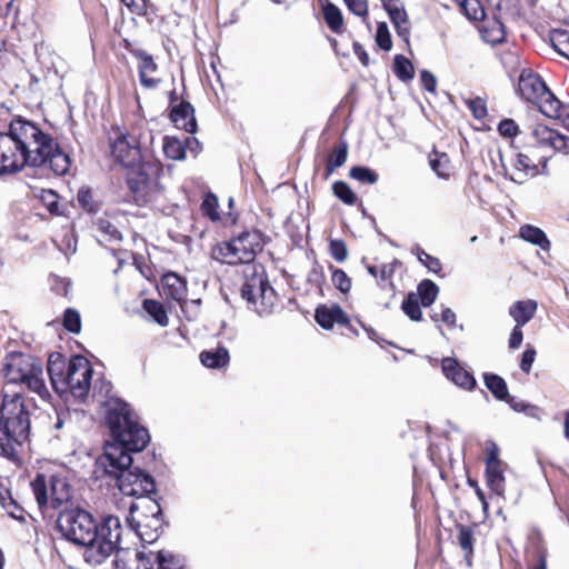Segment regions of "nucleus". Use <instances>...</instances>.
<instances>
[{
  "mask_svg": "<svg viewBox=\"0 0 569 569\" xmlns=\"http://www.w3.org/2000/svg\"><path fill=\"white\" fill-rule=\"evenodd\" d=\"M184 140H180L177 137L164 136L162 150L168 159L180 161L186 158Z\"/></svg>",
  "mask_w": 569,
  "mask_h": 569,
  "instance_id": "obj_31",
  "label": "nucleus"
},
{
  "mask_svg": "<svg viewBox=\"0 0 569 569\" xmlns=\"http://www.w3.org/2000/svg\"><path fill=\"white\" fill-rule=\"evenodd\" d=\"M92 373H93V369L91 367V365L89 363V375H88V378H87V375L84 373V370L81 369V370H77L74 372V380H79V387H82L83 388V393L82 395H73L74 397H79V398H83V397H87L88 393H89V390H90V382H91V379H92Z\"/></svg>",
  "mask_w": 569,
  "mask_h": 569,
  "instance_id": "obj_60",
  "label": "nucleus"
},
{
  "mask_svg": "<svg viewBox=\"0 0 569 569\" xmlns=\"http://www.w3.org/2000/svg\"><path fill=\"white\" fill-rule=\"evenodd\" d=\"M129 52L140 60L138 71L141 86L148 89L156 88L159 84L160 79L149 78L147 76V72H156L158 69L153 57L142 49H129Z\"/></svg>",
  "mask_w": 569,
  "mask_h": 569,
  "instance_id": "obj_19",
  "label": "nucleus"
},
{
  "mask_svg": "<svg viewBox=\"0 0 569 569\" xmlns=\"http://www.w3.org/2000/svg\"><path fill=\"white\" fill-rule=\"evenodd\" d=\"M121 2L137 16H147L149 9L154 11V6L150 0H121Z\"/></svg>",
  "mask_w": 569,
  "mask_h": 569,
  "instance_id": "obj_52",
  "label": "nucleus"
},
{
  "mask_svg": "<svg viewBox=\"0 0 569 569\" xmlns=\"http://www.w3.org/2000/svg\"><path fill=\"white\" fill-rule=\"evenodd\" d=\"M486 451V467L505 465L503 461L499 458V447L496 442L489 441Z\"/></svg>",
  "mask_w": 569,
  "mask_h": 569,
  "instance_id": "obj_62",
  "label": "nucleus"
},
{
  "mask_svg": "<svg viewBox=\"0 0 569 569\" xmlns=\"http://www.w3.org/2000/svg\"><path fill=\"white\" fill-rule=\"evenodd\" d=\"M23 151L9 132H0V177L23 169Z\"/></svg>",
  "mask_w": 569,
  "mask_h": 569,
  "instance_id": "obj_11",
  "label": "nucleus"
},
{
  "mask_svg": "<svg viewBox=\"0 0 569 569\" xmlns=\"http://www.w3.org/2000/svg\"><path fill=\"white\" fill-rule=\"evenodd\" d=\"M349 177L365 184H375L379 180V174L370 167L357 164L350 168Z\"/></svg>",
  "mask_w": 569,
  "mask_h": 569,
  "instance_id": "obj_36",
  "label": "nucleus"
},
{
  "mask_svg": "<svg viewBox=\"0 0 569 569\" xmlns=\"http://www.w3.org/2000/svg\"><path fill=\"white\" fill-rule=\"evenodd\" d=\"M332 192L340 201L348 206L356 204L358 200V197L355 193V191L346 181L342 180H337L333 182Z\"/></svg>",
  "mask_w": 569,
  "mask_h": 569,
  "instance_id": "obj_39",
  "label": "nucleus"
},
{
  "mask_svg": "<svg viewBox=\"0 0 569 569\" xmlns=\"http://www.w3.org/2000/svg\"><path fill=\"white\" fill-rule=\"evenodd\" d=\"M31 431L30 412L20 393H3L0 408V453L14 459L17 447L29 440Z\"/></svg>",
  "mask_w": 569,
  "mask_h": 569,
  "instance_id": "obj_4",
  "label": "nucleus"
},
{
  "mask_svg": "<svg viewBox=\"0 0 569 569\" xmlns=\"http://www.w3.org/2000/svg\"><path fill=\"white\" fill-rule=\"evenodd\" d=\"M343 2L350 12L362 18L363 22L367 23V27L370 28V24L367 22L369 12L367 0H343Z\"/></svg>",
  "mask_w": 569,
  "mask_h": 569,
  "instance_id": "obj_51",
  "label": "nucleus"
},
{
  "mask_svg": "<svg viewBox=\"0 0 569 569\" xmlns=\"http://www.w3.org/2000/svg\"><path fill=\"white\" fill-rule=\"evenodd\" d=\"M202 366L209 369H221L230 361V355L226 347L219 346L214 349L203 350L199 355Z\"/></svg>",
  "mask_w": 569,
  "mask_h": 569,
  "instance_id": "obj_23",
  "label": "nucleus"
},
{
  "mask_svg": "<svg viewBox=\"0 0 569 569\" xmlns=\"http://www.w3.org/2000/svg\"><path fill=\"white\" fill-rule=\"evenodd\" d=\"M77 201L79 206L89 213H96L100 209L99 203L93 200L92 191L89 187H82L78 190Z\"/></svg>",
  "mask_w": 569,
  "mask_h": 569,
  "instance_id": "obj_45",
  "label": "nucleus"
},
{
  "mask_svg": "<svg viewBox=\"0 0 569 569\" xmlns=\"http://www.w3.org/2000/svg\"><path fill=\"white\" fill-rule=\"evenodd\" d=\"M348 158V143L346 140H341L330 152L327 161L336 168L342 167Z\"/></svg>",
  "mask_w": 569,
  "mask_h": 569,
  "instance_id": "obj_49",
  "label": "nucleus"
},
{
  "mask_svg": "<svg viewBox=\"0 0 569 569\" xmlns=\"http://www.w3.org/2000/svg\"><path fill=\"white\" fill-rule=\"evenodd\" d=\"M84 370L89 375V360L83 356H72L69 362L60 352H52L49 355L47 362V372L50 383L56 392L63 393L70 391L72 395H82L83 388L79 387V380H74V372L77 370Z\"/></svg>",
  "mask_w": 569,
  "mask_h": 569,
  "instance_id": "obj_5",
  "label": "nucleus"
},
{
  "mask_svg": "<svg viewBox=\"0 0 569 569\" xmlns=\"http://www.w3.org/2000/svg\"><path fill=\"white\" fill-rule=\"evenodd\" d=\"M441 369L445 377L457 387L472 391L477 388V380L471 371L466 370L458 359L445 357L441 360Z\"/></svg>",
  "mask_w": 569,
  "mask_h": 569,
  "instance_id": "obj_12",
  "label": "nucleus"
},
{
  "mask_svg": "<svg viewBox=\"0 0 569 569\" xmlns=\"http://www.w3.org/2000/svg\"><path fill=\"white\" fill-rule=\"evenodd\" d=\"M536 356H537V351H536L535 347L528 345L527 348L525 349V351L522 352L521 359H520V369L525 373L528 375L531 371L532 363L535 362Z\"/></svg>",
  "mask_w": 569,
  "mask_h": 569,
  "instance_id": "obj_61",
  "label": "nucleus"
},
{
  "mask_svg": "<svg viewBox=\"0 0 569 569\" xmlns=\"http://www.w3.org/2000/svg\"><path fill=\"white\" fill-rule=\"evenodd\" d=\"M375 41L383 51H390L392 49V38L387 22L381 21L377 23Z\"/></svg>",
  "mask_w": 569,
  "mask_h": 569,
  "instance_id": "obj_47",
  "label": "nucleus"
},
{
  "mask_svg": "<svg viewBox=\"0 0 569 569\" xmlns=\"http://www.w3.org/2000/svg\"><path fill=\"white\" fill-rule=\"evenodd\" d=\"M20 383L26 385L30 390L42 395L43 391H47L44 381L42 379V372H32L29 373L26 379H23Z\"/></svg>",
  "mask_w": 569,
  "mask_h": 569,
  "instance_id": "obj_56",
  "label": "nucleus"
},
{
  "mask_svg": "<svg viewBox=\"0 0 569 569\" xmlns=\"http://www.w3.org/2000/svg\"><path fill=\"white\" fill-rule=\"evenodd\" d=\"M458 543L463 551L473 553L475 551V532L473 529L466 525H457Z\"/></svg>",
  "mask_w": 569,
  "mask_h": 569,
  "instance_id": "obj_42",
  "label": "nucleus"
},
{
  "mask_svg": "<svg viewBox=\"0 0 569 569\" xmlns=\"http://www.w3.org/2000/svg\"><path fill=\"white\" fill-rule=\"evenodd\" d=\"M213 256L217 260H220L228 264H238L239 262H236V260L240 258V249L238 247L236 237H233L229 241L219 243L213 249Z\"/></svg>",
  "mask_w": 569,
  "mask_h": 569,
  "instance_id": "obj_27",
  "label": "nucleus"
},
{
  "mask_svg": "<svg viewBox=\"0 0 569 569\" xmlns=\"http://www.w3.org/2000/svg\"><path fill=\"white\" fill-rule=\"evenodd\" d=\"M40 199L51 214H62L59 210V194L56 191L42 190Z\"/></svg>",
  "mask_w": 569,
  "mask_h": 569,
  "instance_id": "obj_50",
  "label": "nucleus"
},
{
  "mask_svg": "<svg viewBox=\"0 0 569 569\" xmlns=\"http://www.w3.org/2000/svg\"><path fill=\"white\" fill-rule=\"evenodd\" d=\"M420 82H421V86L422 88L430 92V93H436V89H437V78L435 77V74L427 70V69H423L420 71Z\"/></svg>",
  "mask_w": 569,
  "mask_h": 569,
  "instance_id": "obj_63",
  "label": "nucleus"
},
{
  "mask_svg": "<svg viewBox=\"0 0 569 569\" xmlns=\"http://www.w3.org/2000/svg\"><path fill=\"white\" fill-rule=\"evenodd\" d=\"M42 372L41 361L22 352H9L3 363V373L8 382L20 383L29 373Z\"/></svg>",
  "mask_w": 569,
  "mask_h": 569,
  "instance_id": "obj_10",
  "label": "nucleus"
},
{
  "mask_svg": "<svg viewBox=\"0 0 569 569\" xmlns=\"http://www.w3.org/2000/svg\"><path fill=\"white\" fill-rule=\"evenodd\" d=\"M114 160L127 169L126 182L138 206L147 201V192L152 178L162 173L160 161L143 151L134 136L121 134L110 146Z\"/></svg>",
  "mask_w": 569,
  "mask_h": 569,
  "instance_id": "obj_3",
  "label": "nucleus"
},
{
  "mask_svg": "<svg viewBox=\"0 0 569 569\" xmlns=\"http://www.w3.org/2000/svg\"><path fill=\"white\" fill-rule=\"evenodd\" d=\"M467 106L477 120H482L487 116L486 101L480 97L467 100Z\"/></svg>",
  "mask_w": 569,
  "mask_h": 569,
  "instance_id": "obj_59",
  "label": "nucleus"
},
{
  "mask_svg": "<svg viewBox=\"0 0 569 569\" xmlns=\"http://www.w3.org/2000/svg\"><path fill=\"white\" fill-rule=\"evenodd\" d=\"M329 252L338 262H343L348 258L347 244L342 239H331L329 241Z\"/></svg>",
  "mask_w": 569,
  "mask_h": 569,
  "instance_id": "obj_53",
  "label": "nucleus"
},
{
  "mask_svg": "<svg viewBox=\"0 0 569 569\" xmlns=\"http://www.w3.org/2000/svg\"><path fill=\"white\" fill-rule=\"evenodd\" d=\"M517 91L519 96L536 104L541 113L552 118L561 110L562 102L550 91L543 79L531 70H522Z\"/></svg>",
  "mask_w": 569,
  "mask_h": 569,
  "instance_id": "obj_7",
  "label": "nucleus"
},
{
  "mask_svg": "<svg viewBox=\"0 0 569 569\" xmlns=\"http://www.w3.org/2000/svg\"><path fill=\"white\" fill-rule=\"evenodd\" d=\"M315 320L325 330L332 329L335 323L348 326L350 322L349 316L338 303H333L330 307L319 305L315 310Z\"/></svg>",
  "mask_w": 569,
  "mask_h": 569,
  "instance_id": "obj_16",
  "label": "nucleus"
},
{
  "mask_svg": "<svg viewBox=\"0 0 569 569\" xmlns=\"http://www.w3.org/2000/svg\"><path fill=\"white\" fill-rule=\"evenodd\" d=\"M485 477L486 485L490 491L498 497H503L506 482L503 465L486 467Z\"/></svg>",
  "mask_w": 569,
  "mask_h": 569,
  "instance_id": "obj_25",
  "label": "nucleus"
},
{
  "mask_svg": "<svg viewBox=\"0 0 569 569\" xmlns=\"http://www.w3.org/2000/svg\"><path fill=\"white\" fill-rule=\"evenodd\" d=\"M519 236L525 241L538 246L542 250H549L550 241L546 234V232L536 226L532 224H523L519 229Z\"/></svg>",
  "mask_w": 569,
  "mask_h": 569,
  "instance_id": "obj_26",
  "label": "nucleus"
},
{
  "mask_svg": "<svg viewBox=\"0 0 569 569\" xmlns=\"http://www.w3.org/2000/svg\"><path fill=\"white\" fill-rule=\"evenodd\" d=\"M537 308L538 305L535 300H519L510 306L509 315L512 317L516 325L525 326L535 317Z\"/></svg>",
  "mask_w": 569,
  "mask_h": 569,
  "instance_id": "obj_22",
  "label": "nucleus"
},
{
  "mask_svg": "<svg viewBox=\"0 0 569 569\" xmlns=\"http://www.w3.org/2000/svg\"><path fill=\"white\" fill-rule=\"evenodd\" d=\"M438 293V284L430 279H423L417 286L416 295L422 307H430L436 301Z\"/></svg>",
  "mask_w": 569,
  "mask_h": 569,
  "instance_id": "obj_30",
  "label": "nucleus"
},
{
  "mask_svg": "<svg viewBox=\"0 0 569 569\" xmlns=\"http://www.w3.org/2000/svg\"><path fill=\"white\" fill-rule=\"evenodd\" d=\"M550 41L553 49L562 57L569 59L568 52L562 47L569 46V31L555 29L550 32Z\"/></svg>",
  "mask_w": 569,
  "mask_h": 569,
  "instance_id": "obj_46",
  "label": "nucleus"
},
{
  "mask_svg": "<svg viewBox=\"0 0 569 569\" xmlns=\"http://www.w3.org/2000/svg\"><path fill=\"white\" fill-rule=\"evenodd\" d=\"M386 12L393 27H398L409 22L408 13L403 4L401 3L396 7L387 8Z\"/></svg>",
  "mask_w": 569,
  "mask_h": 569,
  "instance_id": "obj_54",
  "label": "nucleus"
},
{
  "mask_svg": "<svg viewBox=\"0 0 569 569\" xmlns=\"http://www.w3.org/2000/svg\"><path fill=\"white\" fill-rule=\"evenodd\" d=\"M498 132L501 137L512 139L519 132V127L511 118H505L498 123Z\"/></svg>",
  "mask_w": 569,
  "mask_h": 569,
  "instance_id": "obj_57",
  "label": "nucleus"
},
{
  "mask_svg": "<svg viewBox=\"0 0 569 569\" xmlns=\"http://www.w3.org/2000/svg\"><path fill=\"white\" fill-rule=\"evenodd\" d=\"M392 72L402 82L408 83L415 78V67L403 54L393 57Z\"/></svg>",
  "mask_w": 569,
  "mask_h": 569,
  "instance_id": "obj_29",
  "label": "nucleus"
},
{
  "mask_svg": "<svg viewBox=\"0 0 569 569\" xmlns=\"http://www.w3.org/2000/svg\"><path fill=\"white\" fill-rule=\"evenodd\" d=\"M323 20L333 33H341L343 29V16L338 6L327 0L322 6Z\"/></svg>",
  "mask_w": 569,
  "mask_h": 569,
  "instance_id": "obj_28",
  "label": "nucleus"
},
{
  "mask_svg": "<svg viewBox=\"0 0 569 569\" xmlns=\"http://www.w3.org/2000/svg\"><path fill=\"white\" fill-rule=\"evenodd\" d=\"M509 407L516 411L521 412L525 416L536 419L540 421L542 419V409L533 403L527 402L525 400L518 399L517 397H513L511 399Z\"/></svg>",
  "mask_w": 569,
  "mask_h": 569,
  "instance_id": "obj_37",
  "label": "nucleus"
},
{
  "mask_svg": "<svg viewBox=\"0 0 569 569\" xmlns=\"http://www.w3.org/2000/svg\"><path fill=\"white\" fill-rule=\"evenodd\" d=\"M264 234L260 230H246L236 236L240 249V258L236 262L250 263L256 259L258 252L263 249Z\"/></svg>",
  "mask_w": 569,
  "mask_h": 569,
  "instance_id": "obj_14",
  "label": "nucleus"
},
{
  "mask_svg": "<svg viewBox=\"0 0 569 569\" xmlns=\"http://www.w3.org/2000/svg\"><path fill=\"white\" fill-rule=\"evenodd\" d=\"M513 166V173L508 174L507 167L505 163H501V167L505 171V177L509 180H511L515 183L521 184L523 183L529 177L533 178L539 174V168L538 164H535L532 160L529 158V156L525 153H517L515 156V160L512 162Z\"/></svg>",
  "mask_w": 569,
  "mask_h": 569,
  "instance_id": "obj_17",
  "label": "nucleus"
},
{
  "mask_svg": "<svg viewBox=\"0 0 569 569\" xmlns=\"http://www.w3.org/2000/svg\"><path fill=\"white\" fill-rule=\"evenodd\" d=\"M218 207L219 203L216 194L211 192L207 193L201 203V211L203 216L208 217L211 221H218L220 219Z\"/></svg>",
  "mask_w": 569,
  "mask_h": 569,
  "instance_id": "obj_48",
  "label": "nucleus"
},
{
  "mask_svg": "<svg viewBox=\"0 0 569 569\" xmlns=\"http://www.w3.org/2000/svg\"><path fill=\"white\" fill-rule=\"evenodd\" d=\"M469 4L467 0L461 4L467 18L475 21L482 20L485 18V10L479 6L478 1H475L472 9H469Z\"/></svg>",
  "mask_w": 569,
  "mask_h": 569,
  "instance_id": "obj_64",
  "label": "nucleus"
},
{
  "mask_svg": "<svg viewBox=\"0 0 569 569\" xmlns=\"http://www.w3.org/2000/svg\"><path fill=\"white\" fill-rule=\"evenodd\" d=\"M31 489L38 503L39 510L43 518L47 517V512L50 509V499L48 495L47 478L43 473H37L31 481Z\"/></svg>",
  "mask_w": 569,
  "mask_h": 569,
  "instance_id": "obj_24",
  "label": "nucleus"
},
{
  "mask_svg": "<svg viewBox=\"0 0 569 569\" xmlns=\"http://www.w3.org/2000/svg\"><path fill=\"white\" fill-rule=\"evenodd\" d=\"M8 132L17 140L22 150H27L30 141H37L39 138H46V133L34 122L18 116L9 123Z\"/></svg>",
  "mask_w": 569,
  "mask_h": 569,
  "instance_id": "obj_13",
  "label": "nucleus"
},
{
  "mask_svg": "<svg viewBox=\"0 0 569 569\" xmlns=\"http://www.w3.org/2000/svg\"><path fill=\"white\" fill-rule=\"evenodd\" d=\"M169 120L174 124L178 129H183L188 133H196L198 131V123L194 116L193 106L187 101L182 100L179 103L172 106L169 111Z\"/></svg>",
  "mask_w": 569,
  "mask_h": 569,
  "instance_id": "obj_15",
  "label": "nucleus"
},
{
  "mask_svg": "<svg viewBox=\"0 0 569 569\" xmlns=\"http://www.w3.org/2000/svg\"><path fill=\"white\" fill-rule=\"evenodd\" d=\"M0 503L1 506L7 510L8 515L20 521L26 522V511L24 509L19 505V502L11 496V492L9 490L6 491L4 495L0 492Z\"/></svg>",
  "mask_w": 569,
  "mask_h": 569,
  "instance_id": "obj_34",
  "label": "nucleus"
},
{
  "mask_svg": "<svg viewBox=\"0 0 569 569\" xmlns=\"http://www.w3.org/2000/svg\"><path fill=\"white\" fill-rule=\"evenodd\" d=\"M62 326L70 333H80L82 328L80 312L74 308H67L63 312Z\"/></svg>",
  "mask_w": 569,
  "mask_h": 569,
  "instance_id": "obj_41",
  "label": "nucleus"
},
{
  "mask_svg": "<svg viewBox=\"0 0 569 569\" xmlns=\"http://www.w3.org/2000/svg\"><path fill=\"white\" fill-rule=\"evenodd\" d=\"M401 310L411 321L422 319L421 303L415 292H409L401 303Z\"/></svg>",
  "mask_w": 569,
  "mask_h": 569,
  "instance_id": "obj_35",
  "label": "nucleus"
},
{
  "mask_svg": "<svg viewBox=\"0 0 569 569\" xmlns=\"http://www.w3.org/2000/svg\"><path fill=\"white\" fill-rule=\"evenodd\" d=\"M307 281L318 289H321L326 281L323 267L317 260L313 262L312 268L308 272Z\"/></svg>",
  "mask_w": 569,
  "mask_h": 569,
  "instance_id": "obj_55",
  "label": "nucleus"
},
{
  "mask_svg": "<svg viewBox=\"0 0 569 569\" xmlns=\"http://www.w3.org/2000/svg\"><path fill=\"white\" fill-rule=\"evenodd\" d=\"M106 425L112 441L106 442L103 453L96 459L92 478L114 480L124 496L149 498L157 495L153 476L134 466L132 453L141 452L150 442L148 429L139 423L130 403L118 397L106 402Z\"/></svg>",
  "mask_w": 569,
  "mask_h": 569,
  "instance_id": "obj_1",
  "label": "nucleus"
},
{
  "mask_svg": "<svg viewBox=\"0 0 569 569\" xmlns=\"http://www.w3.org/2000/svg\"><path fill=\"white\" fill-rule=\"evenodd\" d=\"M412 252L416 254L418 261L423 264L429 272L440 274L442 270V263L437 257L429 254L420 246H416Z\"/></svg>",
  "mask_w": 569,
  "mask_h": 569,
  "instance_id": "obj_38",
  "label": "nucleus"
},
{
  "mask_svg": "<svg viewBox=\"0 0 569 569\" xmlns=\"http://www.w3.org/2000/svg\"><path fill=\"white\" fill-rule=\"evenodd\" d=\"M482 378L486 388L496 400L510 403L515 396L509 393L507 382L501 376L493 372H483Z\"/></svg>",
  "mask_w": 569,
  "mask_h": 569,
  "instance_id": "obj_20",
  "label": "nucleus"
},
{
  "mask_svg": "<svg viewBox=\"0 0 569 569\" xmlns=\"http://www.w3.org/2000/svg\"><path fill=\"white\" fill-rule=\"evenodd\" d=\"M50 287L56 295L61 297H68L71 288V281L66 278L52 276L50 279Z\"/></svg>",
  "mask_w": 569,
  "mask_h": 569,
  "instance_id": "obj_58",
  "label": "nucleus"
},
{
  "mask_svg": "<svg viewBox=\"0 0 569 569\" xmlns=\"http://www.w3.org/2000/svg\"><path fill=\"white\" fill-rule=\"evenodd\" d=\"M163 295L167 299L182 302L187 298V281L177 272L168 271L161 277Z\"/></svg>",
  "mask_w": 569,
  "mask_h": 569,
  "instance_id": "obj_18",
  "label": "nucleus"
},
{
  "mask_svg": "<svg viewBox=\"0 0 569 569\" xmlns=\"http://www.w3.org/2000/svg\"><path fill=\"white\" fill-rule=\"evenodd\" d=\"M240 296L247 301L248 308L253 309L260 317L271 312L274 290L264 272L258 273L253 270L251 276L247 274L240 288Z\"/></svg>",
  "mask_w": 569,
  "mask_h": 569,
  "instance_id": "obj_8",
  "label": "nucleus"
},
{
  "mask_svg": "<svg viewBox=\"0 0 569 569\" xmlns=\"http://www.w3.org/2000/svg\"><path fill=\"white\" fill-rule=\"evenodd\" d=\"M559 131L546 124H537L532 131L533 137L540 146H548L556 150Z\"/></svg>",
  "mask_w": 569,
  "mask_h": 569,
  "instance_id": "obj_33",
  "label": "nucleus"
},
{
  "mask_svg": "<svg viewBox=\"0 0 569 569\" xmlns=\"http://www.w3.org/2000/svg\"><path fill=\"white\" fill-rule=\"evenodd\" d=\"M330 270L332 271L331 281L333 287L343 296H347L352 286L351 278L340 268H335L330 264Z\"/></svg>",
  "mask_w": 569,
  "mask_h": 569,
  "instance_id": "obj_40",
  "label": "nucleus"
},
{
  "mask_svg": "<svg viewBox=\"0 0 569 569\" xmlns=\"http://www.w3.org/2000/svg\"><path fill=\"white\" fill-rule=\"evenodd\" d=\"M158 569H182L181 559L172 552L159 550L156 555Z\"/></svg>",
  "mask_w": 569,
  "mask_h": 569,
  "instance_id": "obj_43",
  "label": "nucleus"
},
{
  "mask_svg": "<svg viewBox=\"0 0 569 569\" xmlns=\"http://www.w3.org/2000/svg\"><path fill=\"white\" fill-rule=\"evenodd\" d=\"M142 308L159 326L166 327L169 323L167 310L158 300L144 299Z\"/></svg>",
  "mask_w": 569,
  "mask_h": 569,
  "instance_id": "obj_32",
  "label": "nucleus"
},
{
  "mask_svg": "<svg viewBox=\"0 0 569 569\" xmlns=\"http://www.w3.org/2000/svg\"><path fill=\"white\" fill-rule=\"evenodd\" d=\"M70 498V485L64 479L52 476L50 478V509H60Z\"/></svg>",
  "mask_w": 569,
  "mask_h": 569,
  "instance_id": "obj_21",
  "label": "nucleus"
},
{
  "mask_svg": "<svg viewBox=\"0 0 569 569\" xmlns=\"http://www.w3.org/2000/svg\"><path fill=\"white\" fill-rule=\"evenodd\" d=\"M56 529L72 545L86 548L90 563L100 565L120 549L122 526L119 517L102 516L100 520L81 507L59 510Z\"/></svg>",
  "mask_w": 569,
  "mask_h": 569,
  "instance_id": "obj_2",
  "label": "nucleus"
},
{
  "mask_svg": "<svg viewBox=\"0 0 569 569\" xmlns=\"http://www.w3.org/2000/svg\"><path fill=\"white\" fill-rule=\"evenodd\" d=\"M94 226L104 236L107 241H122V233L108 219L98 218Z\"/></svg>",
  "mask_w": 569,
  "mask_h": 569,
  "instance_id": "obj_44",
  "label": "nucleus"
},
{
  "mask_svg": "<svg viewBox=\"0 0 569 569\" xmlns=\"http://www.w3.org/2000/svg\"><path fill=\"white\" fill-rule=\"evenodd\" d=\"M147 513L137 520L133 517L127 518L128 526L133 530L142 543L151 545L163 533V528L169 526L158 499H151L146 507Z\"/></svg>",
  "mask_w": 569,
  "mask_h": 569,
  "instance_id": "obj_9",
  "label": "nucleus"
},
{
  "mask_svg": "<svg viewBox=\"0 0 569 569\" xmlns=\"http://www.w3.org/2000/svg\"><path fill=\"white\" fill-rule=\"evenodd\" d=\"M34 143V150L27 147L23 151V168H49L56 176H64L69 171L71 158L54 142L51 134L46 133V138H39Z\"/></svg>",
  "mask_w": 569,
  "mask_h": 569,
  "instance_id": "obj_6",
  "label": "nucleus"
}]
</instances>
